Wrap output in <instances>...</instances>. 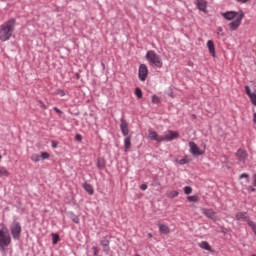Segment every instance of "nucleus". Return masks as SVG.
<instances>
[{
	"instance_id": "nucleus-37",
	"label": "nucleus",
	"mask_w": 256,
	"mask_h": 256,
	"mask_svg": "<svg viewBox=\"0 0 256 256\" xmlns=\"http://www.w3.org/2000/svg\"><path fill=\"white\" fill-rule=\"evenodd\" d=\"M51 145L53 149H57L59 143H57L55 140H52Z\"/></svg>"
},
{
	"instance_id": "nucleus-14",
	"label": "nucleus",
	"mask_w": 256,
	"mask_h": 256,
	"mask_svg": "<svg viewBox=\"0 0 256 256\" xmlns=\"http://www.w3.org/2000/svg\"><path fill=\"white\" fill-rule=\"evenodd\" d=\"M245 93L249 97L252 105L256 107V93L251 92V88L249 86H245Z\"/></svg>"
},
{
	"instance_id": "nucleus-30",
	"label": "nucleus",
	"mask_w": 256,
	"mask_h": 256,
	"mask_svg": "<svg viewBox=\"0 0 256 256\" xmlns=\"http://www.w3.org/2000/svg\"><path fill=\"white\" fill-rule=\"evenodd\" d=\"M184 193L185 195H191V193H193V188H191V186H185Z\"/></svg>"
},
{
	"instance_id": "nucleus-47",
	"label": "nucleus",
	"mask_w": 256,
	"mask_h": 256,
	"mask_svg": "<svg viewBox=\"0 0 256 256\" xmlns=\"http://www.w3.org/2000/svg\"><path fill=\"white\" fill-rule=\"evenodd\" d=\"M148 237H150V238L153 237V234L149 233V234H148Z\"/></svg>"
},
{
	"instance_id": "nucleus-3",
	"label": "nucleus",
	"mask_w": 256,
	"mask_h": 256,
	"mask_svg": "<svg viewBox=\"0 0 256 256\" xmlns=\"http://www.w3.org/2000/svg\"><path fill=\"white\" fill-rule=\"evenodd\" d=\"M12 239L11 234L9 233V229L6 226H3L0 229V252L6 253V247H9L11 245Z\"/></svg>"
},
{
	"instance_id": "nucleus-45",
	"label": "nucleus",
	"mask_w": 256,
	"mask_h": 256,
	"mask_svg": "<svg viewBox=\"0 0 256 256\" xmlns=\"http://www.w3.org/2000/svg\"><path fill=\"white\" fill-rule=\"evenodd\" d=\"M248 191H250V192H254V191H255V189L253 188V186H249V187H248Z\"/></svg>"
},
{
	"instance_id": "nucleus-31",
	"label": "nucleus",
	"mask_w": 256,
	"mask_h": 256,
	"mask_svg": "<svg viewBox=\"0 0 256 256\" xmlns=\"http://www.w3.org/2000/svg\"><path fill=\"white\" fill-rule=\"evenodd\" d=\"M248 225L256 236V223L250 220V222H248Z\"/></svg>"
},
{
	"instance_id": "nucleus-28",
	"label": "nucleus",
	"mask_w": 256,
	"mask_h": 256,
	"mask_svg": "<svg viewBox=\"0 0 256 256\" xmlns=\"http://www.w3.org/2000/svg\"><path fill=\"white\" fill-rule=\"evenodd\" d=\"M31 160L34 161V163H39V161H41V156H39V154H33Z\"/></svg>"
},
{
	"instance_id": "nucleus-6",
	"label": "nucleus",
	"mask_w": 256,
	"mask_h": 256,
	"mask_svg": "<svg viewBox=\"0 0 256 256\" xmlns=\"http://www.w3.org/2000/svg\"><path fill=\"white\" fill-rule=\"evenodd\" d=\"M149 76V68L147 64H141L138 69V77L141 81H147V77Z\"/></svg>"
},
{
	"instance_id": "nucleus-11",
	"label": "nucleus",
	"mask_w": 256,
	"mask_h": 256,
	"mask_svg": "<svg viewBox=\"0 0 256 256\" xmlns=\"http://www.w3.org/2000/svg\"><path fill=\"white\" fill-rule=\"evenodd\" d=\"M247 157H249V154H247V151L241 148L237 150L236 158L238 161H240V163H245Z\"/></svg>"
},
{
	"instance_id": "nucleus-43",
	"label": "nucleus",
	"mask_w": 256,
	"mask_h": 256,
	"mask_svg": "<svg viewBox=\"0 0 256 256\" xmlns=\"http://www.w3.org/2000/svg\"><path fill=\"white\" fill-rule=\"evenodd\" d=\"M53 109H54V111H56V113H62L61 110L57 107H54Z\"/></svg>"
},
{
	"instance_id": "nucleus-50",
	"label": "nucleus",
	"mask_w": 256,
	"mask_h": 256,
	"mask_svg": "<svg viewBox=\"0 0 256 256\" xmlns=\"http://www.w3.org/2000/svg\"><path fill=\"white\" fill-rule=\"evenodd\" d=\"M0 161H1V155H0Z\"/></svg>"
},
{
	"instance_id": "nucleus-5",
	"label": "nucleus",
	"mask_w": 256,
	"mask_h": 256,
	"mask_svg": "<svg viewBox=\"0 0 256 256\" xmlns=\"http://www.w3.org/2000/svg\"><path fill=\"white\" fill-rule=\"evenodd\" d=\"M22 231L23 228L21 227V223L17 220H14L10 225V233L15 241H19L21 239Z\"/></svg>"
},
{
	"instance_id": "nucleus-7",
	"label": "nucleus",
	"mask_w": 256,
	"mask_h": 256,
	"mask_svg": "<svg viewBox=\"0 0 256 256\" xmlns=\"http://www.w3.org/2000/svg\"><path fill=\"white\" fill-rule=\"evenodd\" d=\"M180 134L177 131L168 130L165 132L164 136H162V143L163 141H173L175 139H179Z\"/></svg>"
},
{
	"instance_id": "nucleus-2",
	"label": "nucleus",
	"mask_w": 256,
	"mask_h": 256,
	"mask_svg": "<svg viewBox=\"0 0 256 256\" xmlns=\"http://www.w3.org/2000/svg\"><path fill=\"white\" fill-rule=\"evenodd\" d=\"M16 25L17 20L15 18H11L0 25V41H9V39L13 37V32L15 31Z\"/></svg>"
},
{
	"instance_id": "nucleus-18",
	"label": "nucleus",
	"mask_w": 256,
	"mask_h": 256,
	"mask_svg": "<svg viewBox=\"0 0 256 256\" xmlns=\"http://www.w3.org/2000/svg\"><path fill=\"white\" fill-rule=\"evenodd\" d=\"M83 189L88 193V195H94L95 194V189L93 188V185L85 182L82 185Z\"/></svg>"
},
{
	"instance_id": "nucleus-44",
	"label": "nucleus",
	"mask_w": 256,
	"mask_h": 256,
	"mask_svg": "<svg viewBox=\"0 0 256 256\" xmlns=\"http://www.w3.org/2000/svg\"><path fill=\"white\" fill-rule=\"evenodd\" d=\"M253 185H254V187H256V174L253 176Z\"/></svg>"
},
{
	"instance_id": "nucleus-19",
	"label": "nucleus",
	"mask_w": 256,
	"mask_h": 256,
	"mask_svg": "<svg viewBox=\"0 0 256 256\" xmlns=\"http://www.w3.org/2000/svg\"><path fill=\"white\" fill-rule=\"evenodd\" d=\"M207 47L210 55H212V57H215V43H213V40L207 41Z\"/></svg>"
},
{
	"instance_id": "nucleus-41",
	"label": "nucleus",
	"mask_w": 256,
	"mask_h": 256,
	"mask_svg": "<svg viewBox=\"0 0 256 256\" xmlns=\"http://www.w3.org/2000/svg\"><path fill=\"white\" fill-rule=\"evenodd\" d=\"M73 223H76V224H79L80 223V220L77 216H75L73 219H72Z\"/></svg>"
},
{
	"instance_id": "nucleus-26",
	"label": "nucleus",
	"mask_w": 256,
	"mask_h": 256,
	"mask_svg": "<svg viewBox=\"0 0 256 256\" xmlns=\"http://www.w3.org/2000/svg\"><path fill=\"white\" fill-rule=\"evenodd\" d=\"M135 95L138 99L143 98V91L141 90V88H139V87L135 88Z\"/></svg>"
},
{
	"instance_id": "nucleus-17",
	"label": "nucleus",
	"mask_w": 256,
	"mask_h": 256,
	"mask_svg": "<svg viewBox=\"0 0 256 256\" xmlns=\"http://www.w3.org/2000/svg\"><path fill=\"white\" fill-rule=\"evenodd\" d=\"M202 214L205 215L206 217H208V219H213L215 217V215H217L216 212H214L213 209H209V208H202L201 209Z\"/></svg>"
},
{
	"instance_id": "nucleus-9",
	"label": "nucleus",
	"mask_w": 256,
	"mask_h": 256,
	"mask_svg": "<svg viewBox=\"0 0 256 256\" xmlns=\"http://www.w3.org/2000/svg\"><path fill=\"white\" fill-rule=\"evenodd\" d=\"M120 131L124 137H129V123L124 118L120 119Z\"/></svg>"
},
{
	"instance_id": "nucleus-33",
	"label": "nucleus",
	"mask_w": 256,
	"mask_h": 256,
	"mask_svg": "<svg viewBox=\"0 0 256 256\" xmlns=\"http://www.w3.org/2000/svg\"><path fill=\"white\" fill-rule=\"evenodd\" d=\"M179 165H187L189 163V160H187V156L182 158L181 160L178 161Z\"/></svg>"
},
{
	"instance_id": "nucleus-16",
	"label": "nucleus",
	"mask_w": 256,
	"mask_h": 256,
	"mask_svg": "<svg viewBox=\"0 0 256 256\" xmlns=\"http://www.w3.org/2000/svg\"><path fill=\"white\" fill-rule=\"evenodd\" d=\"M159 232L162 233V235H169L171 233V228L167 224L158 223Z\"/></svg>"
},
{
	"instance_id": "nucleus-42",
	"label": "nucleus",
	"mask_w": 256,
	"mask_h": 256,
	"mask_svg": "<svg viewBox=\"0 0 256 256\" xmlns=\"http://www.w3.org/2000/svg\"><path fill=\"white\" fill-rule=\"evenodd\" d=\"M238 3H248L249 0H236Z\"/></svg>"
},
{
	"instance_id": "nucleus-40",
	"label": "nucleus",
	"mask_w": 256,
	"mask_h": 256,
	"mask_svg": "<svg viewBox=\"0 0 256 256\" xmlns=\"http://www.w3.org/2000/svg\"><path fill=\"white\" fill-rule=\"evenodd\" d=\"M140 189L141 191H147V184H141Z\"/></svg>"
},
{
	"instance_id": "nucleus-15",
	"label": "nucleus",
	"mask_w": 256,
	"mask_h": 256,
	"mask_svg": "<svg viewBox=\"0 0 256 256\" xmlns=\"http://www.w3.org/2000/svg\"><path fill=\"white\" fill-rule=\"evenodd\" d=\"M196 7L199 11L207 13V1L205 0H196Z\"/></svg>"
},
{
	"instance_id": "nucleus-29",
	"label": "nucleus",
	"mask_w": 256,
	"mask_h": 256,
	"mask_svg": "<svg viewBox=\"0 0 256 256\" xmlns=\"http://www.w3.org/2000/svg\"><path fill=\"white\" fill-rule=\"evenodd\" d=\"M152 103H154L155 105L161 103V98H159V96L157 95H152Z\"/></svg>"
},
{
	"instance_id": "nucleus-13",
	"label": "nucleus",
	"mask_w": 256,
	"mask_h": 256,
	"mask_svg": "<svg viewBox=\"0 0 256 256\" xmlns=\"http://www.w3.org/2000/svg\"><path fill=\"white\" fill-rule=\"evenodd\" d=\"M110 241L107 239V237H103L100 241V245L105 252L106 255H109V251H111V247L109 246Z\"/></svg>"
},
{
	"instance_id": "nucleus-46",
	"label": "nucleus",
	"mask_w": 256,
	"mask_h": 256,
	"mask_svg": "<svg viewBox=\"0 0 256 256\" xmlns=\"http://www.w3.org/2000/svg\"><path fill=\"white\" fill-rule=\"evenodd\" d=\"M253 123L256 125V112L253 114Z\"/></svg>"
},
{
	"instance_id": "nucleus-39",
	"label": "nucleus",
	"mask_w": 256,
	"mask_h": 256,
	"mask_svg": "<svg viewBox=\"0 0 256 256\" xmlns=\"http://www.w3.org/2000/svg\"><path fill=\"white\" fill-rule=\"evenodd\" d=\"M75 139L76 141H83V136H81V134H76Z\"/></svg>"
},
{
	"instance_id": "nucleus-24",
	"label": "nucleus",
	"mask_w": 256,
	"mask_h": 256,
	"mask_svg": "<svg viewBox=\"0 0 256 256\" xmlns=\"http://www.w3.org/2000/svg\"><path fill=\"white\" fill-rule=\"evenodd\" d=\"M0 177H9V171L5 167L0 168Z\"/></svg>"
},
{
	"instance_id": "nucleus-23",
	"label": "nucleus",
	"mask_w": 256,
	"mask_h": 256,
	"mask_svg": "<svg viewBox=\"0 0 256 256\" xmlns=\"http://www.w3.org/2000/svg\"><path fill=\"white\" fill-rule=\"evenodd\" d=\"M166 195L169 199H175V197H179V192L177 190H172L168 192Z\"/></svg>"
},
{
	"instance_id": "nucleus-27",
	"label": "nucleus",
	"mask_w": 256,
	"mask_h": 256,
	"mask_svg": "<svg viewBox=\"0 0 256 256\" xmlns=\"http://www.w3.org/2000/svg\"><path fill=\"white\" fill-rule=\"evenodd\" d=\"M59 243V234H52V245H57Z\"/></svg>"
},
{
	"instance_id": "nucleus-21",
	"label": "nucleus",
	"mask_w": 256,
	"mask_h": 256,
	"mask_svg": "<svg viewBox=\"0 0 256 256\" xmlns=\"http://www.w3.org/2000/svg\"><path fill=\"white\" fill-rule=\"evenodd\" d=\"M200 249H204L205 251H211V245H209V242L202 241L199 243Z\"/></svg>"
},
{
	"instance_id": "nucleus-49",
	"label": "nucleus",
	"mask_w": 256,
	"mask_h": 256,
	"mask_svg": "<svg viewBox=\"0 0 256 256\" xmlns=\"http://www.w3.org/2000/svg\"><path fill=\"white\" fill-rule=\"evenodd\" d=\"M251 256H256L255 254L251 255Z\"/></svg>"
},
{
	"instance_id": "nucleus-38",
	"label": "nucleus",
	"mask_w": 256,
	"mask_h": 256,
	"mask_svg": "<svg viewBox=\"0 0 256 256\" xmlns=\"http://www.w3.org/2000/svg\"><path fill=\"white\" fill-rule=\"evenodd\" d=\"M38 103L40 104V107L42 109H44V110L47 109V105H45V103H43V101L39 100Z\"/></svg>"
},
{
	"instance_id": "nucleus-48",
	"label": "nucleus",
	"mask_w": 256,
	"mask_h": 256,
	"mask_svg": "<svg viewBox=\"0 0 256 256\" xmlns=\"http://www.w3.org/2000/svg\"><path fill=\"white\" fill-rule=\"evenodd\" d=\"M101 65H102L103 69H105V63H102Z\"/></svg>"
},
{
	"instance_id": "nucleus-35",
	"label": "nucleus",
	"mask_w": 256,
	"mask_h": 256,
	"mask_svg": "<svg viewBox=\"0 0 256 256\" xmlns=\"http://www.w3.org/2000/svg\"><path fill=\"white\" fill-rule=\"evenodd\" d=\"M217 35H220L221 37L225 36V33H223V28L221 26L217 28Z\"/></svg>"
},
{
	"instance_id": "nucleus-32",
	"label": "nucleus",
	"mask_w": 256,
	"mask_h": 256,
	"mask_svg": "<svg viewBox=\"0 0 256 256\" xmlns=\"http://www.w3.org/2000/svg\"><path fill=\"white\" fill-rule=\"evenodd\" d=\"M49 157H51V155L48 152H42L40 159L45 160V159H49Z\"/></svg>"
},
{
	"instance_id": "nucleus-10",
	"label": "nucleus",
	"mask_w": 256,
	"mask_h": 256,
	"mask_svg": "<svg viewBox=\"0 0 256 256\" xmlns=\"http://www.w3.org/2000/svg\"><path fill=\"white\" fill-rule=\"evenodd\" d=\"M148 139H150V141L162 143V136H159V134H157V132L153 129L148 130Z\"/></svg>"
},
{
	"instance_id": "nucleus-34",
	"label": "nucleus",
	"mask_w": 256,
	"mask_h": 256,
	"mask_svg": "<svg viewBox=\"0 0 256 256\" xmlns=\"http://www.w3.org/2000/svg\"><path fill=\"white\" fill-rule=\"evenodd\" d=\"M55 95H59L60 97H65L66 94L64 90L58 89L55 91Z\"/></svg>"
},
{
	"instance_id": "nucleus-20",
	"label": "nucleus",
	"mask_w": 256,
	"mask_h": 256,
	"mask_svg": "<svg viewBox=\"0 0 256 256\" xmlns=\"http://www.w3.org/2000/svg\"><path fill=\"white\" fill-rule=\"evenodd\" d=\"M131 149V135L124 139V151L127 153Z\"/></svg>"
},
{
	"instance_id": "nucleus-36",
	"label": "nucleus",
	"mask_w": 256,
	"mask_h": 256,
	"mask_svg": "<svg viewBox=\"0 0 256 256\" xmlns=\"http://www.w3.org/2000/svg\"><path fill=\"white\" fill-rule=\"evenodd\" d=\"M240 179H246L247 183H249V174H247V173L241 174Z\"/></svg>"
},
{
	"instance_id": "nucleus-22",
	"label": "nucleus",
	"mask_w": 256,
	"mask_h": 256,
	"mask_svg": "<svg viewBox=\"0 0 256 256\" xmlns=\"http://www.w3.org/2000/svg\"><path fill=\"white\" fill-rule=\"evenodd\" d=\"M97 167L100 171H103V169H105V160L101 159V158H98Z\"/></svg>"
},
{
	"instance_id": "nucleus-12",
	"label": "nucleus",
	"mask_w": 256,
	"mask_h": 256,
	"mask_svg": "<svg viewBox=\"0 0 256 256\" xmlns=\"http://www.w3.org/2000/svg\"><path fill=\"white\" fill-rule=\"evenodd\" d=\"M236 221H244V223H247L249 225V222H251V219L249 218V214L247 212H238L235 215Z\"/></svg>"
},
{
	"instance_id": "nucleus-8",
	"label": "nucleus",
	"mask_w": 256,
	"mask_h": 256,
	"mask_svg": "<svg viewBox=\"0 0 256 256\" xmlns=\"http://www.w3.org/2000/svg\"><path fill=\"white\" fill-rule=\"evenodd\" d=\"M189 147H190V153L194 156V157H199L200 155H203L205 153V151L201 150V148H199V146L197 145V143L190 141L189 142Z\"/></svg>"
},
{
	"instance_id": "nucleus-4",
	"label": "nucleus",
	"mask_w": 256,
	"mask_h": 256,
	"mask_svg": "<svg viewBox=\"0 0 256 256\" xmlns=\"http://www.w3.org/2000/svg\"><path fill=\"white\" fill-rule=\"evenodd\" d=\"M146 60L150 65L156 66L158 69L163 67V60H161V56L155 52V50H149L146 53Z\"/></svg>"
},
{
	"instance_id": "nucleus-25",
	"label": "nucleus",
	"mask_w": 256,
	"mask_h": 256,
	"mask_svg": "<svg viewBox=\"0 0 256 256\" xmlns=\"http://www.w3.org/2000/svg\"><path fill=\"white\" fill-rule=\"evenodd\" d=\"M187 200H188L190 203H197V202L199 201V196H197V195L188 196V197H187Z\"/></svg>"
},
{
	"instance_id": "nucleus-1",
	"label": "nucleus",
	"mask_w": 256,
	"mask_h": 256,
	"mask_svg": "<svg viewBox=\"0 0 256 256\" xmlns=\"http://www.w3.org/2000/svg\"><path fill=\"white\" fill-rule=\"evenodd\" d=\"M222 17L226 19V21H231L228 24V27L230 31H237L239 27H241V23L243 22V19L245 18V12L243 10H240L238 12L235 11H227L222 13Z\"/></svg>"
}]
</instances>
